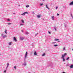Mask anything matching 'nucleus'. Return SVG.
<instances>
[{
  "instance_id": "obj_1",
  "label": "nucleus",
  "mask_w": 73,
  "mask_h": 73,
  "mask_svg": "<svg viewBox=\"0 0 73 73\" xmlns=\"http://www.w3.org/2000/svg\"><path fill=\"white\" fill-rule=\"evenodd\" d=\"M66 54H67L65 53L64 54V55H62V58H64V57H65V56H66Z\"/></svg>"
},
{
  "instance_id": "obj_2",
  "label": "nucleus",
  "mask_w": 73,
  "mask_h": 73,
  "mask_svg": "<svg viewBox=\"0 0 73 73\" xmlns=\"http://www.w3.org/2000/svg\"><path fill=\"white\" fill-rule=\"evenodd\" d=\"M28 54V52L27 51L26 52L25 54V58H27V55Z\"/></svg>"
},
{
  "instance_id": "obj_3",
  "label": "nucleus",
  "mask_w": 73,
  "mask_h": 73,
  "mask_svg": "<svg viewBox=\"0 0 73 73\" xmlns=\"http://www.w3.org/2000/svg\"><path fill=\"white\" fill-rule=\"evenodd\" d=\"M73 5V1L71 2L69 4V5Z\"/></svg>"
},
{
  "instance_id": "obj_4",
  "label": "nucleus",
  "mask_w": 73,
  "mask_h": 73,
  "mask_svg": "<svg viewBox=\"0 0 73 73\" xmlns=\"http://www.w3.org/2000/svg\"><path fill=\"white\" fill-rule=\"evenodd\" d=\"M34 55H35V56H37V53H36V52L35 51L34 52Z\"/></svg>"
},
{
  "instance_id": "obj_5",
  "label": "nucleus",
  "mask_w": 73,
  "mask_h": 73,
  "mask_svg": "<svg viewBox=\"0 0 73 73\" xmlns=\"http://www.w3.org/2000/svg\"><path fill=\"white\" fill-rule=\"evenodd\" d=\"M14 40L15 41H17V40H16V38L15 37H14Z\"/></svg>"
},
{
  "instance_id": "obj_6",
  "label": "nucleus",
  "mask_w": 73,
  "mask_h": 73,
  "mask_svg": "<svg viewBox=\"0 0 73 73\" xmlns=\"http://www.w3.org/2000/svg\"><path fill=\"white\" fill-rule=\"evenodd\" d=\"M41 16V15H37V17L38 18H40Z\"/></svg>"
},
{
  "instance_id": "obj_7",
  "label": "nucleus",
  "mask_w": 73,
  "mask_h": 73,
  "mask_svg": "<svg viewBox=\"0 0 73 73\" xmlns=\"http://www.w3.org/2000/svg\"><path fill=\"white\" fill-rule=\"evenodd\" d=\"M70 69H72V68H73V65H72L70 66Z\"/></svg>"
},
{
  "instance_id": "obj_8",
  "label": "nucleus",
  "mask_w": 73,
  "mask_h": 73,
  "mask_svg": "<svg viewBox=\"0 0 73 73\" xmlns=\"http://www.w3.org/2000/svg\"><path fill=\"white\" fill-rule=\"evenodd\" d=\"M21 40H23L24 39V37H22L20 38Z\"/></svg>"
},
{
  "instance_id": "obj_9",
  "label": "nucleus",
  "mask_w": 73,
  "mask_h": 73,
  "mask_svg": "<svg viewBox=\"0 0 73 73\" xmlns=\"http://www.w3.org/2000/svg\"><path fill=\"white\" fill-rule=\"evenodd\" d=\"M46 6L47 9H49V7H48V6L47 5H46Z\"/></svg>"
},
{
  "instance_id": "obj_10",
  "label": "nucleus",
  "mask_w": 73,
  "mask_h": 73,
  "mask_svg": "<svg viewBox=\"0 0 73 73\" xmlns=\"http://www.w3.org/2000/svg\"><path fill=\"white\" fill-rule=\"evenodd\" d=\"M59 39H54L55 41H58V40H59Z\"/></svg>"
},
{
  "instance_id": "obj_11",
  "label": "nucleus",
  "mask_w": 73,
  "mask_h": 73,
  "mask_svg": "<svg viewBox=\"0 0 73 73\" xmlns=\"http://www.w3.org/2000/svg\"><path fill=\"white\" fill-rule=\"evenodd\" d=\"M14 68L15 69H16V66H15L14 67Z\"/></svg>"
},
{
  "instance_id": "obj_12",
  "label": "nucleus",
  "mask_w": 73,
  "mask_h": 73,
  "mask_svg": "<svg viewBox=\"0 0 73 73\" xmlns=\"http://www.w3.org/2000/svg\"><path fill=\"white\" fill-rule=\"evenodd\" d=\"M3 38H5V37H7V35H5L4 36H3Z\"/></svg>"
},
{
  "instance_id": "obj_13",
  "label": "nucleus",
  "mask_w": 73,
  "mask_h": 73,
  "mask_svg": "<svg viewBox=\"0 0 73 73\" xmlns=\"http://www.w3.org/2000/svg\"><path fill=\"white\" fill-rule=\"evenodd\" d=\"M21 21L22 23H24V21H23V19H22Z\"/></svg>"
},
{
  "instance_id": "obj_14",
  "label": "nucleus",
  "mask_w": 73,
  "mask_h": 73,
  "mask_svg": "<svg viewBox=\"0 0 73 73\" xmlns=\"http://www.w3.org/2000/svg\"><path fill=\"white\" fill-rule=\"evenodd\" d=\"M25 13H23V14H21V15H25Z\"/></svg>"
},
{
  "instance_id": "obj_15",
  "label": "nucleus",
  "mask_w": 73,
  "mask_h": 73,
  "mask_svg": "<svg viewBox=\"0 0 73 73\" xmlns=\"http://www.w3.org/2000/svg\"><path fill=\"white\" fill-rule=\"evenodd\" d=\"M5 33H6V34H7V32L6 30H5Z\"/></svg>"
},
{
  "instance_id": "obj_16",
  "label": "nucleus",
  "mask_w": 73,
  "mask_h": 73,
  "mask_svg": "<svg viewBox=\"0 0 73 73\" xmlns=\"http://www.w3.org/2000/svg\"><path fill=\"white\" fill-rule=\"evenodd\" d=\"M69 59V57H67L66 59V60H68Z\"/></svg>"
},
{
  "instance_id": "obj_17",
  "label": "nucleus",
  "mask_w": 73,
  "mask_h": 73,
  "mask_svg": "<svg viewBox=\"0 0 73 73\" xmlns=\"http://www.w3.org/2000/svg\"><path fill=\"white\" fill-rule=\"evenodd\" d=\"M9 64L8 63H7V67L8 68V66H9Z\"/></svg>"
},
{
  "instance_id": "obj_18",
  "label": "nucleus",
  "mask_w": 73,
  "mask_h": 73,
  "mask_svg": "<svg viewBox=\"0 0 73 73\" xmlns=\"http://www.w3.org/2000/svg\"><path fill=\"white\" fill-rule=\"evenodd\" d=\"M52 17V20H53L54 19V17L53 16V17Z\"/></svg>"
},
{
  "instance_id": "obj_19",
  "label": "nucleus",
  "mask_w": 73,
  "mask_h": 73,
  "mask_svg": "<svg viewBox=\"0 0 73 73\" xmlns=\"http://www.w3.org/2000/svg\"><path fill=\"white\" fill-rule=\"evenodd\" d=\"M29 7V5H27L26 6V7L28 8V7Z\"/></svg>"
},
{
  "instance_id": "obj_20",
  "label": "nucleus",
  "mask_w": 73,
  "mask_h": 73,
  "mask_svg": "<svg viewBox=\"0 0 73 73\" xmlns=\"http://www.w3.org/2000/svg\"><path fill=\"white\" fill-rule=\"evenodd\" d=\"M54 46H58V45H57V44H56V45H54Z\"/></svg>"
},
{
  "instance_id": "obj_21",
  "label": "nucleus",
  "mask_w": 73,
  "mask_h": 73,
  "mask_svg": "<svg viewBox=\"0 0 73 73\" xmlns=\"http://www.w3.org/2000/svg\"><path fill=\"white\" fill-rule=\"evenodd\" d=\"M9 45H11V44H12V42H10L9 43Z\"/></svg>"
},
{
  "instance_id": "obj_22",
  "label": "nucleus",
  "mask_w": 73,
  "mask_h": 73,
  "mask_svg": "<svg viewBox=\"0 0 73 73\" xmlns=\"http://www.w3.org/2000/svg\"><path fill=\"white\" fill-rule=\"evenodd\" d=\"M63 50H65V48L64 47L63 49Z\"/></svg>"
},
{
  "instance_id": "obj_23",
  "label": "nucleus",
  "mask_w": 73,
  "mask_h": 73,
  "mask_svg": "<svg viewBox=\"0 0 73 73\" xmlns=\"http://www.w3.org/2000/svg\"><path fill=\"white\" fill-rule=\"evenodd\" d=\"M45 56V53H44L42 55V56Z\"/></svg>"
},
{
  "instance_id": "obj_24",
  "label": "nucleus",
  "mask_w": 73,
  "mask_h": 73,
  "mask_svg": "<svg viewBox=\"0 0 73 73\" xmlns=\"http://www.w3.org/2000/svg\"><path fill=\"white\" fill-rule=\"evenodd\" d=\"M40 5L41 6H42V5H43V3H42V4H40Z\"/></svg>"
},
{
  "instance_id": "obj_25",
  "label": "nucleus",
  "mask_w": 73,
  "mask_h": 73,
  "mask_svg": "<svg viewBox=\"0 0 73 73\" xmlns=\"http://www.w3.org/2000/svg\"><path fill=\"white\" fill-rule=\"evenodd\" d=\"M63 59V61H65V59H64V58H62Z\"/></svg>"
},
{
  "instance_id": "obj_26",
  "label": "nucleus",
  "mask_w": 73,
  "mask_h": 73,
  "mask_svg": "<svg viewBox=\"0 0 73 73\" xmlns=\"http://www.w3.org/2000/svg\"><path fill=\"white\" fill-rule=\"evenodd\" d=\"M26 65H27V63H25L24 65H25V66H26Z\"/></svg>"
},
{
  "instance_id": "obj_27",
  "label": "nucleus",
  "mask_w": 73,
  "mask_h": 73,
  "mask_svg": "<svg viewBox=\"0 0 73 73\" xmlns=\"http://www.w3.org/2000/svg\"><path fill=\"white\" fill-rule=\"evenodd\" d=\"M3 35H4V34H2L1 35V36H3Z\"/></svg>"
},
{
  "instance_id": "obj_28",
  "label": "nucleus",
  "mask_w": 73,
  "mask_h": 73,
  "mask_svg": "<svg viewBox=\"0 0 73 73\" xmlns=\"http://www.w3.org/2000/svg\"><path fill=\"white\" fill-rule=\"evenodd\" d=\"M24 13L25 14V13H27V14H28V13H27V12H25Z\"/></svg>"
},
{
  "instance_id": "obj_29",
  "label": "nucleus",
  "mask_w": 73,
  "mask_h": 73,
  "mask_svg": "<svg viewBox=\"0 0 73 73\" xmlns=\"http://www.w3.org/2000/svg\"><path fill=\"white\" fill-rule=\"evenodd\" d=\"M48 33L49 34H50V33H50L49 31H48Z\"/></svg>"
},
{
  "instance_id": "obj_30",
  "label": "nucleus",
  "mask_w": 73,
  "mask_h": 73,
  "mask_svg": "<svg viewBox=\"0 0 73 73\" xmlns=\"http://www.w3.org/2000/svg\"><path fill=\"white\" fill-rule=\"evenodd\" d=\"M58 8V7L57 6L56 7V9H57V8Z\"/></svg>"
},
{
  "instance_id": "obj_31",
  "label": "nucleus",
  "mask_w": 73,
  "mask_h": 73,
  "mask_svg": "<svg viewBox=\"0 0 73 73\" xmlns=\"http://www.w3.org/2000/svg\"><path fill=\"white\" fill-rule=\"evenodd\" d=\"M71 16H72V17L73 19V17L72 16V14H71Z\"/></svg>"
},
{
  "instance_id": "obj_32",
  "label": "nucleus",
  "mask_w": 73,
  "mask_h": 73,
  "mask_svg": "<svg viewBox=\"0 0 73 73\" xmlns=\"http://www.w3.org/2000/svg\"><path fill=\"white\" fill-rule=\"evenodd\" d=\"M58 15H59V14H58V13H57V16H58Z\"/></svg>"
},
{
  "instance_id": "obj_33",
  "label": "nucleus",
  "mask_w": 73,
  "mask_h": 73,
  "mask_svg": "<svg viewBox=\"0 0 73 73\" xmlns=\"http://www.w3.org/2000/svg\"><path fill=\"white\" fill-rule=\"evenodd\" d=\"M7 21H10V20L9 19H8L7 20Z\"/></svg>"
},
{
  "instance_id": "obj_34",
  "label": "nucleus",
  "mask_w": 73,
  "mask_h": 73,
  "mask_svg": "<svg viewBox=\"0 0 73 73\" xmlns=\"http://www.w3.org/2000/svg\"><path fill=\"white\" fill-rule=\"evenodd\" d=\"M20 25H23V24H20Z\"/></svg>"
},
{
  "instance_id": "obj_35",
  "label": "nucleus",
  "mask_w": 73,
  "mask_h": 73,
  "mask_svg": "<svg viewBox=\"0 0 73 73\" xmlns=\"http://www.w3.org/2000/svg\"><path fill=\"white\" fill-rule=\"evenodd\" d=\"M4 72L5 73V72H6V70H5V71H4Z\"/></svg>"
},
{
  "instance_id": "obj_36",
  "label": "nucleus",
  "mask_w": 73,
  "mask_h": 73,
  "mask_svg": "<svg viewBox=\"0 0 73 73\" xmlns=\"http://www.w3.org/2000/svg\"><path fill=\"white\" fill-rule=\"evenodd\" d=\"M11 23H8V25H11Z\"/></svg>"
},
{
  "instance_id": "obj_37",
  "label": "nucleus",
  "mask_w": 73,
  "mask_h": 73,
  "mask_svg": "<svg viewBox=\"0 0 73 73\" xmlns=\"http://www.w3.org/2000/svg\"><path fill=\"white\" fill-rule=\"evenodd\" d=\"M37 34H36L35 35V36H37Z\"/></svg>"
},
{
  "instance_id": "obj_38",
  "label": "nucleus",
  "mask_w": 73,
  "mask_h": 73,
  "mask_svg": "<svg viewBox=\"0 0 73 73\" xmlns=\"http://www.w3.org/2000/svg\"><path fill=\"white\" fill-rule=\"evenodd\" d=\"M21 31L22 32H24V31L23 30H22Z\"/></svg>"
},
{
  "instance_id": "obj_39",
  "label": "nucleus",
  "mask_w": 73,
  "mask_h": 73,
  "mask_svg": "<svg viewBox=\"0 0 73 73\" xmlns=\"http://www.w3.org/2000/svg\"><path fill=\"white\" fill-rule=\"evenodd\" d=\"M26 34H27V35H28V33H26Z\"/></svg>"
},
{
  "instance_id": "obj_40",
  "label": "nucleus",
  "mask_w": 73,
  "mask_h": 73,
  "mask_svg": "<svg viewBox=\"0 0 73 73\" xmlns=\"http://www.w3.org/2000/svg\"><path fill=\"white\" fill-rule=\"evenodd\" d=\"M55 31H56V29H55Z\"/></svg>"
},
{
  "instance_id": "obj_41",
  "label": "nucleus",
  "mask_w": 73,
  "mask_h": 73,
  "mask_svg": "<svg viewBox=\"0 0 73 73\" xmlns=\"http://www.w3.org/2000/svg\"><path fill=\"white\" fill-rule=\"evenodd\" d=\"M60 41H58V42H60Z\"/></svg>"
},
{
  "instance_id": "obj_42",
  "label": "nucleus",
  "mask_w": 73,
  "mask_h": 73,
  "mask_svg": "<svg viewBox=\"0 0 73 73\" xmlns=\"http://www.w3.org/2000/svg\"><path fill=\"white\" fill-rule=\"evenodd\" d=\"M72 50H73V48L72 49Z\"/></svg>"
},
{
  "instance_id": "obj_43",
  "label": "nucleus",
  "mask_w": 73,
  "mask_h": 73,
  "mask_svg": "<svg viewBox=\"0 0 73 73\" xmlns=\"http://www.w3.org/2000/svg\"><path fill=\"white\" fill-rule=\"evenodd\" d=\"M13 14H15V13H13Z\"/></svg>"
}]
</instances>
